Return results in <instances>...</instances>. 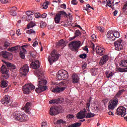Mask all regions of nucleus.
<instances>
[{
	"mask_svg": "<svg viewBox=\"0 0 127 127\" xmlns=\"http://www.w3.org/2000/svg\"><path fill=\"white\" fill-rule=\"evenodd\" d=\"M44 72L41 71L38 76V88H36V92L37 93H41L43 92L44 91H45V90H47V87L45 86L46 85V83H47V81L45 79H44Z\"/></svg>",
	"mask_w": 127,
	"mask_h": 127,
	"instance_id": "1",
	"label": "nucleus"
},
{
	"mask_svg": "<svg viewBox=\"0 0 127 127\" xmlns=\"http://www.w3.org/2000/svg\"><path fill=\"white\" fill-rule=\"evenodd\" d=\"M107 37L110 41H115V36L112 31H109L108 32Z\"/></svg>",
	"mask_w": 127,
	"mask_h": 127,
	"instance_id": "18",
	"label": "nucleus"
},
{
	"mask_svg": "<svg viewBox=\"0 0 127 127\" xmlns=\"http://www.w3.org/2000/svg\"><path fill=\"white\" fill-rule=\"evenodd\" d=\"M18 47H19V46L11 47L8 49V51H10V52H16L17 49H18Z\"/></svg>",
	"mask_w": 127,
	"mask_h": 127,
	"instance_id": "31",
	"label": "nucleus"
},
{
	"mask_svg": "<svg viewBox=\"0 0 127 127\" xmlns=\"http://www.w3.org/2000/svg\"><path fill=\"white\" fill-rule=\"evenodd\" d=\"M35 89V86L31 84H25L22 88V91L24 94H29L31 91L34 90Z\"/></svg>",
	"mask_w": 127,
	"mask_h": 127,
	"instance_id": "6",
	"label": "nucleus"
},
{
	"mask_svg": "<svg viewBox=\"0 0 127 127\" xmlns=\"http://www.w3.org/2000/svg\"><path fill=\"white\" fill-rule=\"evenodd\" d=\"M109 60V56L105 55H104L101 59L99 64L100 65H104V64H106L107 62Z\"/></svg>",
	"mask_w": 127,
	"mask_h": 127,
	"instance_id": "17",
	"label": "nucleus"
},
{
	"mask_svg": "<svg viewBox=\"0 0 127 127\" xmlns=\"http://www.w3.org/2000/svg\"><path fill=\"white\" fill-rule=\"evenodd\" d=\"M27 47V45H24L21 46L22 51L20 52V56L22 59L25 58V54H26V50L25 48Z\"/></svg>",
	"mask_w": 127,
	"mask_h": 127,
	"instance_id": "14",
	"label": "nucleus"
},
{
	"mask_svg": "<svg viewBox=\"0 0 127 127\" xmlns=\"http://www.w3.org/2000/svg\"><path fill=\"white\" fill-rule=\"evenodd\" d=\"M30 56H31L32 57H33L34 58V57H35V56L36 55V53L35 52H30Z\"/></svg>",
	"mask_w": 127,
	"mask_h": 127,
	"instance_id": "49",
	"label": "nucleus"
},
{
	"mask_svg": "<svg viewBox=\"0 0 127 127\" xmlns=\"http://www.w3.org/2000/svg\"><path fill=\"white\" fill-rule=\"evenodd\" d=\"M81 46V41H74L72 42L69 44V47L72 50H76Z\"/></svg>",
	"mask_w": 127,
	"mask_h": 127,
	"instance_id": "11",
	"label": "nucleus"
},
{
	"mask_svg": "<svg viewBox=\"0 0 127 127\" xmlns=\"http://www.w3.org/2000/svg\"><path fill=\"white\" fill-rule=\"evenodd\" d=\"M82 69L85 70V69H87V64H84L82 65Z\"/></svg>",
	"mask_w": 127,
	"mask_h": 127,
	"instance_id": "61",
	"label": "nucleus"
},
{
	"mask_svg": "<svg viewBox=\"0 0 127 127\" xmlns=\"http://www.w3.org/2000/svg\"><path fill=\"white\" fill-rule=\"evenodd\" d=\"M48 4H49V1H46L43 4V7L44 9H46L48 7Z\"/></svg>",
	"mask_w": 127,
	"mask_h": 127,
	"instance_id": "40",
	"label": "nucleus"
},
{
	"mask_svg": "<svg viewBox=\"0 0 127 127\" xmlns=\"http://www.w3.org/2000/svg\"><path fill=\"white\" fill-rule=\"evenodd\" d=\"M8 82L6 80H2L1 81V88H6V86H8Z\"/></svg>",
	"mask_w": 127,
	"mask_h": 127,
	"instance_id": "34",
	"label": "nucleus"
},
{
	"mask_svg": "<svg viewBox=\"0 0 127 127\" xmlns=\"http://www.w3.org/2000/svg\"><path fill=\"white\" fill-rule=\"evenodd\" d=\"M115 0H106L107 4L106 5V7H107L108 6H109V7H112V5L114 6L115 4H114Z\"/></svg>",
	"mask_w": 127,
	"mask_h": 127,
	"instance_id": "28",
	"label": "nucleus"
},
{
	"mask_svg": "<svg viewBox=\"0 0 127 127\" xmlns=\"http://www.w3.org/2000/svg\"><path fill=\"white\" fill-rule=\"evenodd\" d=\"M45 26V23L43 22H41L40 24V27L42 28H44V27Z\"/></svg>",
	"mask_w": 127,
	"mask_h": 127,
	"instance_id": "55",
	"label": "nucleus"
},
{
	"mask_svg": "<svg viewBox=\"0 0 127 127\" xmlns=\"http://www.w3.org/2000/svg\"><path fill=\"white\" fill-rule=\"evenodd\" d=\"M30 66L31 68H33V69H37V68H39V67H40L39 61H36L35 62H32Z\"/></svg>",
	"mask_w": 127,
	"mask_h": 127,
	"instance_id": "20",
	"label": "nucleus"
},
{
	"mask_svg": "<svg viewBox=\"0 0 127 127\" xmlns=\"http://www.w3.org/2000/svg\"><path fill=\"white\" fill-rule=\"evenodd\" d=\"M26 13L27 15V21H30V20H32V19H33V17H34V15H33V14H28V13H29V11H27Z\"/></svg>",
	"mask_w": 127,
	"mask_h": 127,
	"instance_id": "32",
	"label": "nucleus"
},
{
	"mask_svg": "<svg viewBox=\"0 0 127 127\" xmlns=\"http://www.w3.org/2000/svg\"><path fill=\"white\" fill-rule=\"evenodd\" d=\"M94 117H95L94 114H93L92 113H89L86 114L85 118L86 119H90L91 118H94Z\"/></svg>",
	"mask_w": 127,
	"mask_h": 127,
	"instance_id": "39",
	"label": "nucleus"
},
{
	"mask_svg": "<svg viewBox=\"0 0 127 127\" xmlns=\"http://www.w3.org/2000/svg\"><path fill=\"white\" fill-rule=\"evenodd\" d=\"M53 2H58L59 3H61L62 2V1H61V0H53Z\"/></svg>",
	"mask_w": 127,
	"mask_h": 127,
	"instance_id": "57",
	"label": "nucleus"
},
{
	"mask_svg": "<svg viewBox=\"0 0 127 127\" xmlns=\"http://www.w3.org/2000/svg\"><path fill=\"white\" fill-rule=\"evenodd\" d=\"M10 44L8 42H5L4 43L3 46L1 47V50H3L4 49H6L8 46H9Z\"/></svg>",
	"mask_w": 127,
	"mask_h": 127,
	"instance_id": "37",
	"label": "nucleus"
},
{
	"mask_svg": "<svg viewBox=\"0 0 127 127\" xmlns=\"http://www.w3.org/2000/svg\"><path fill=\"white\" fill-rule=\"evenodd\" d=\"M66 45V42L61 39L57 44V46H62L63 47H65Z\"/></svg>",
	"mask_w": 127,
	"mask_h": 127,
	"instance_id": "30",
	"label": "nucleus"
},
{
	"mask_svg": "<svg viewBox=\"0 0 127 127\" xmlns=\"http://www.w3.org/2000/svg\"><path fill=\"white\" fill-rule=\"evenodd\" d=\"M90 106H91V104L90 103H88L86 105V110H87V111L90 110Z\"/></svg>",
	"mask_w": 127,
	"mask_h": 127,
	"instance_id": "58",
	"label": "nucleus"
},
{
	"mask_svg": "<svg viewBox=\"0 0 127 127\" xmlns=\"http://www.w3.org/2000/svg\"><path fill=\"white\" fill-rule=\"evenodd\" d=\"M66 84L64 82H61L59 83V86H56L54 87V86H52L50 88V91H52L53 93H61V92H63L66 87L65 86Z\"/></svg>",
	"mask_w": 127,
	"mask_h": 127,
	"instance_id": "3",
	"label": "nucleus"
},
{
	"mask_svg": "<svg viewBox=\"0 0 127 127\" xmlns=\"http://www.w3.org/2000/svg\"><path fill=\"white\" fill-rule=\"evenodd\" d=\"M124 92V90H120L119 91H118V92L117 93V94L116 95L115 97L116 98H119L121 96V95L122 94H123V92Z\"/></svg>",
	"mask_w": 127,
	"mask_h": 127,
	"instance_id": "43",
	"label": "nucleus"
},
{
	"mask_svg": "<svg viewBox=\"0 0 127 127\" xmlns=\"http://www.w3.org/2000/svg\"><path fill=\"white\" fill-rule=\"evenodd\" d=\"M38 45V43L37 41H35L33 44V47H36Z\"/></svg>",
	"mask_w": 127,
	"mask_h": 127,
	"instance_id": "63",
	"label": "nucleus"
},
{
	"mask_svg": "<svg viewBox=\"0 0 127 127\" xmlns=\"http://www.w3.org/2000/svg\"><path fill=\"white\" fill-rule=\"evenodd\" d=\"M121 67H127V60L123 61L121 64Z\"/></svg>",
	"mask_w": 127,
	"mask_h": 127,
	"instance_id": "41",
	"label": "nucleus"
},
{
	"mask_svg": "<svg viewBox=\"0 0 127 127\" xmlns=\"http://www.w3.org/2000/svg\"><path fill=\"white\" fill-rule=\"evenodd\" d=\"M95 51L97 54L100 55V56H103L104 55L105 52H106V50L103 47H101L99 46H97L95 48Z\"/></svg>",
	"mask_w": 127,
	"mask_h": 127,
	"instance_id": "13",
	"label": "nucleus"
},
{
	"mask_svg": "<svg viewBox=\"0 0 127 127\" xmlns=\"http://www.w3.org/2000/svg\"><path fill=\"white\" fill-rule=\"evenodd\" d=\"M86 7L87 8L85 9V10H86V11H89V8L94 10V8H93V7L91 6L89 4H86Z\"/></svg>",
	"mask_w": 127,
	"mask_h": 127,
	"instance_id": "48",
	"label": "nucleus"
},
{
	"mask_svg": "<svg viewBox=\"0 0 127 127\" xmlns=\"http://www.w3.org/2000/svg\"><path fill=\"white\" fill-rule=\"evenodd\" d=\"M23 110L26 114H30V103L29 102L26 104V105L23 108Z\"/></svg>",
	"mask_w": 127,
	"mask_h": 127,
	"instance_id": "22",
	"label": "nucleus"
},
{
	"mask_svg": "<svg viewBox=\"0 0 127 127\" xmlns=\"http://www.w3.org/2000/svg\"><path fill=\"white\" fill-rule=\"evenodd\" d=\"M97 29H98V30L100 31V32H103L105 30V28L102 26L97 27Z\"/></svg>",
	"mask_w": 127,
	"mask_h": 127,
	"instance_id": "45",
	"label": "nucleus"
},
{
	"mask_svg": "<svg viewBox=\"0 0 127 127\" xmlns=\"http://www.w3.org/2000/svg\"><path fill=\"white\" fill-rule=\"evenodd\" d=\"M113 32L114 36L115 37V40H116V38H119L121 36L120 32H119L118 31H116Z\"/></svg>",
	"mask_w": 127,
	"mask_h": 127,
	"instance_id": "36",
	"label": "nucleus"
},
{
	"mask_svg": "<svg viewBox=\"0 0 127 127\" xmlns=\"http://www.w3.org/2000/svg\"><path fill=\"white\" fill-rule=\"evenodd\" d=\"M80 81V79L79 78V76L77 75V74H73L72 75V82L75 84L77 83H79Z\"/></svg>",
	"mask_w": 127,
	"mask_h": 127,
	"instance_id": "23",
	"label": "nucleus"
},
{
	"mask_svg": "<svg viewBox=\"0 0 127 127\" xmlns=\"http://www.w3.org/2000/svg\"><path fill=\"white\" fill-rule=\"evenodd\" d=\"M78 3V1L76 0H72L71 4H73V5H76Z\"/></svg>",
	"mask_w": 127,
	"mask_h": 127,
	"instance_id": "51",
	"label": "nucleus"
},
{
	"mask_svg": "<svg viewBox=\"0 0 127 127\" xmlns=\"http://www.w3.org/2000/svg\"><path fill=\"white\" fill-rule=\"evenodd\" d=\"M62 15H64V16H66L67 15V13L64 11H60L59 12V13H57L54 18L55 23H60V20H61Z\"/></svg>",
	"mask_w": 127,
	"mask_h": 127,
	"instance_id": "8",
	"label": "nucleus"
},
{
	"mask_svg": "<svg viewBox=\"0 0 127 127\" xmlns=\"http://www.w3.org/2000/svg\"><path fill=\"white\" fill-rule=\"evenodd\" d=\"M68 77H69L68 72L64 70H59L57 74V78L59 81H61V80H67Z\"/></svg>",
	"mask_w": 127,
	"mask_h": 127,
	"instance_id": "4",
	"label": "nucleus"
},
{
	"mask_svg": "<svg viewBox=\"0 0 127 127\" xmlns=\"http://www.w3.org/2000/svg\"><path fill=\"white\" fill-rule=\"evenodd\" d=\"M1 103L4 106H6L9 103V100L8 99V97L5 96H4L3 99L1 101Z\"/></svg>",
	"mask_w": 127,
	"mask_h": 127,
	"instance_id": "24",
	"label": "nucleus"
},
{
	"mask_svg": "<svg viewBox=\"0 0 127 127\" xmlns=\"http://www.w3.org/2000/svg\"><path fill=\"white\" fill-rule=\"evenodd\" d=\"M16 34L17 35V36H19L20 34H21V33H20V29L17 30L16 31Z\"/></svg>",
	"mask_w": 127,
	"mask_h": 127,
	"instance_id": "54",
	"label": "nucleus"
},
{
	"mask_svg": "<svg viewBox=\"0 0 127 127\" xmlns=\"http://www.w3.org/2000/svg\"><path fill=\"white\" fill-rule=\"evenodd\" d=\"M14 118L16 121L19 122H26L28 121L29 118L27 115H26L24 113L20 111H16L13 114Z\"/></svg>",
	"mask_w": 127,
	"mask_h": 127,
	"instance_id": "2",
	"label": "nucleus"
},
{
	"mask_svg": "<svg viewBox=\"0 0 127 127\" xmlns=\"http://www.w3.org/2000/svg\"><path fill=\"white\" fill-rule=\"evenodd\" d=\"M67 118H68V119H73V118H74V115L72 114H69L67 116Z\"/></svg>",
	"mask_w": 127,
	"mask_h": 127,
	"instance_id": "60",
	"label": "nucleus"
},
{
	"mask_svg": "<svg viewBox=\"0 0 127 127\" xmlns=\"http://www.w3.org/2000/svg\"><path fill=\"white\" fill-rule=\"evenodd\" d=\"M86 112H87V110L84 109V111L79 112L76 115V118L78 120H83V119L86 118Z\"/></svg>",
	"mask_w": 127,
	"mask_h": 127,
	"instance_id": "15",
	"label": "nucleus"
},
{
	"mask_svg": "<svg viewBox=\"0 0 127 127\" xmlns=\"http://www.w3.org/2000/svg\"><path fill=\"white\" fill-rule=\"evenodd\" d=\"M58 114H59V111H58V110H57L56 108L52 107L50 109V115L51 116H56V115H58Z\"/></svg>",
	"mask_w": 127,
	"mask_h": 127,
	"instance_id": "16",
	"label": "nucleus"
},
{
	"mask_svg": "<svg viewBox=\"0 0 127 127\" xmlns=\"http://www.w3.org/2000/svg\"><path fill=\"white\" fill-rule=\"evenodd\" d=\"M41 127H47V123L46 122H43Z\"/></svg>",
	"mask_w": 127,
	"mask_h": 127,
	"instance_id": "53",
	"label": "nucleus"
},
{
	"mask_svg": "<svg viewBox=\"0 0 127 127\" xmlns=\"http://www.w3.org/2000/svg\"><path fill=\"white\" fill-rule=\"evenodd\" d=\"M3 79H8L9 78V75L8 74V73H2V75Z\"/></svg>",
	"mask_w": 127,
	"mask_h": 127,
	"instance_id": "44",
	"label": "nucleus"
},
{
	"mask_svg": "<svg viewBox=\"0 0 127 127\" xmlns=\"http://www.w3.org/2000/svg\"><path fill=\"white\" fill-rule=\"evenodd\" d=\"M106 75L107 78H112L114 76V73L112 71H106Z\"/></svg>",
	"mask_w": 127,
	"mask_h": 127,
	"instance_id": "38",
	"label": "nucleus"
},
{
	"mask_svg": "<svg viewBox=\"0 0 127 127\" xmlns=\"http://www.w3.org/2000/svg\"><path fill=\"white\" fill-rule=\"evenodd\" d=\"M62 102H64V99L63 98L52 100L49 101V104H55V105L57 104H61Z\"/></svg>",
	"mask_w": 127,
	"mask_h": 127,
	"instance_id": "19",
	"label": "nucleus"
},
{
	"mask_svg": "<svg viewBox=\"0 0 127 127\" xmlns=\"http://www.w3.org/2000/svg\"><path fill=\"white\" fill-rule=\"evenodd\" d=\"M35 25H36V23H35V22H34V21L31 22L27 25V28L28 29H29V28L34 27V26H35Z\"/></svg>",
	"mask_w": 127,
	"mask_h": 127,
	"instance_id": "33",
	"label": "nucleus"
},
{
	"mask_svg": "<svg viewBox=\"0 0 127 127\" xmlns=\"http://www.w3.org/2000/svg\"><path fill=\"white\" fill-rule=\"evenodd\" d=\"M26 33L28 34H32V33L35 34V31L33 29H30L26 31Z\"/></svg>",
	"mask_w": 127,
	"mask_h": 127,
	"instance_id": "42",
	"label": "nucleus"
},
{
	"mask_svg": "<svg viewBox=\"0 0 127 127\" xmlns=\"http://www.w3.org/2000/svg\"><path fill=\"white\" fill-rule=\"evenodd\" d=\"M79 57L80 58H82V59H85V58H86V57H87V55L86 54H83L82 55H80L79 56Z\"/></svg>",
	"mask_w": 127,
	"mask_h": 127,
	"instance_id": "50",
	"label": "nucleus"
},
{
	"mask_svg": "<svg viewBox=\"0 0 127 127\" xmlns=\"http://www.w3.org/2000/svg\"><path fill=\"white\" fill-rule=\"evenodd\" d=\"M29 71V67L27 64L24 65L20 69V73L23 76H26Z\"/></svg>",
	"mask_w": 127,
	"mask_h": 127,
	"instance_id": "12",
	"label": "nucleus"
},
{
	"mask_svg": "<svg viewBox=\"0 0 127 127\" xmlns=\"http://www.w3.org/2000/svg\"><path fill=\"white\" fill-rule=\"evenodd\" d=\"M59 55H60L57 53L56 50L52 51L51 56H49L48 59L50 65H52V62H55L59 59Z\"/></svg>",
	"mask_w": 127,
	"mask_h": 127,
	"instance_id": "5",
	"label": "nucleus"
},
{
	"mask_svg": "<svg viewBox=\"0 0 127 127\" xmlns=\"http://www.w3.org/2000/svg\"><path fill=\"white\" fill-rule=\"evenodd\" d=\"M41 16L42 18H46V17H47V14L43 13V14H42Z\"/></svg>",
	"mask_w": 127,
	"mask_h": 127,
	"instance_id": "62",
	"label": "nucleus"
},
{
	"mask_svg": "<svg viewBox=\"0 0 127 127\" xmlns=\"http://www.w3.org/2000/svg\"><path fill=\"white\" fill-rule=\"evenodd\" d=\"M118 103H119L118 98L110 100L108 106L109 110H110V111H114L117 106H118Z\"/></svg>",
	"mask_w": 127,
	"mask_h": 127,
	"instance_id": "7",
	"label": "nucleus"
},
{
	"mask_svg": "<svg viewBox=\"0 0 127 127\" xmlns=\"http://www.w3.org/2000/svg\"><path fill=\"white\" fill-rule=\"evenodd\" d=\"M8 69L5 67V65H2L0 69V71L2 74H5L6 73H8Z\"/></svg>",
	"mask_w": 127,
	"mask_h": 127,
	"instance_id": "26",
	"label": "nucleus"
},
{
	"mask_svg": "<svg viewBox=\"0 0 127 127\" xmlns=\"http://www.w3.org/2000/svg\"><path fill=\"white\" fill-rule=\"evenodd\" d=\"M91 74L92 76H96L98 73L97 72V69H92L91 71Z\"/></svg>",
	"mask_w": 127,
	"mask_h": 127,
	"instance_id": "47",
	"label": "nucleus"
},
{
	"mask_svg": "<svg viewBox=\"0 0 127 127\" xmlns=\"http://www.w3.org/2000/svg\"><path fill=\"white\" fill-rule=\"evenodd\" d=\"M17 8L15 6H13L11 8V10H10V13L11 15H13V16H15L16 15V11Z\"/></svg>",
	"mask_w": 127,
	"mask_h": 127,
	"instance_id": "29",
	"label": "nucleus"
},
{
	"mask_svg": "<svg viewBox=\"0 0 127 127\" xmlns=\"http://www.w3.org/2000/svg\"><path fill=\"white\" fill-rule=\"evenodd\" d=\"M0 55L3 58H7L9 56V53L6 51H2L0 53Z\"/></svg>",
	"mask_w": 127,
	"mask_h": 127,
	"instance_id": "27",
	"label": "nucleus"
},
{
	"mask_svg": "<svg viewBox=\"0 0 127 127\" xmlns=\"http://www.w3.org/2000/svg\"><path fill=\"white\" fill-rule=\"evenodd\" d=\"M116 115L117 116H121V117H125L127 115V109L123 106L119 107L116 110Z\"/></svg>",
	"mask_w": 127,
	"mask_h": 127,
	"instance_id": "9",
	"label": "nucleus"
},
{
	"mask_svg": "<svg viewBox=\"0 0 127 127\" xmlns=\"http://www.w3.org/2000/svg\"><path fill=\"white\" fill-rule=\"evenodd\" d=\"M4 63H5V65H6L7 67H8V68H9V69H10V70H15V69L16 68V67L14 65V64H13L10 63L4 62Z\"/></svg>",
	"mask_w": 127,
	"mask_h": 127,
	"instance_id": "21",
	"label": "nucleus"
},
{
	"mask_svg": "<svg viewBox=\"0 0 127 127\" xmlns=\"http://www.w3.org/2000/svg\"><path fill=\"white\" fill-rule=\"evenodd\" d=\"M91 46L92 49L94 50V51H95V44L94 43H92L91 44Z\"/></svg>",
	"mask_w": 127,
	"mask_h": 127,
	"instance_id": "64",
	"label": "nucleus"
},
{
	"mask_svg": "<svg viewBox=\"0 0 127 127\" xmlns=\"http://www.w3.org/2000/svg\"><path fill=\"white\" fill-rule=\"evenodd\" d=\"M61 7L63 9H66V4L64 3L61 5Z\"/></svg>",
	"mask_w": 127,
	"mask_h": 127,
	"instance_id": "56",
	"label": "nucleus"
},
{
	"mask_svg": "<svg viewBox=\"0 0 127 127\" xmlns=\"http://www.w3.org/2000/svg\"><path fill=\"white\" fill-rule=\"evenodd\" d=\"M115 49L117 51H120L124 49V44L123 43V40H119L114 43Z\"/></svg>",
	"mask_w": 127,
	"mask_h": 127,
	"instance_id": "10",
	"label": "nucleus"
},
{
	"mask_svg": "<svg viewBox=\"0 0 127 127\" xmlns=\"http://www.w3.org/2000/svg\"><path fill=\"white\" fill-rule=\"evenodd\" d=\"M74 34H75V35L74 36V37L70 38V40H73L75 39V38H76V37H77L78 36H80V35H81L82 34V33H81L80 30H77L75 31Z\"/></svg>",
	"mask_w": 127,
	"mask_h": 127,
	"instance_id": "25",
	"label": "nucleus"
},
{
	"mask_svg": "<svg viewBox=\"0 0 127 127\" xmlns=\"http://www.w3.org/2000/svg\"><path fill=\"white\" fill-rule=\"evenodd\" d=\"M34 15V17H35L36 18H40V14L38 13V14H33Z\"/></svg>",
	"mask_w": 127,
	"mask_h": 127,
	"instance_id": "52",
	"label": "nucleus"
},
{
	"mask_svg": "<svg viewBox=\"0 0 127 127\" xmlns=\"http://www.w3.org/2000/svg\"><path fill=\"white\" fill-rule=\"evenodd\" d=\"M22 20H27V15H23L22 17Z\"/></svg>",
	"mask_w": 127,
	"mask_h": 127,
	"instance_id": "59",
	"label": "nucleus"
},
{
	"mask_svg": "<svg viewBox=\"0 0 127 127\" xmlns=\"http://www.w3.org/2000/svg\"><path fill=\"white\" fill-rule=\"evenodd\" d=\"M65 121H64L63 120H59L57 122V125H61V124H65Z\"/></svg>",
	"mask_w": 127,
	"mask_h": 127,
	"instance_id": "46",
	"label": "nucleus"
},
{
	"mask_svg": "<svg viewBox=\"0 0 127 127\" xmlns=\"http://www.w3.org/2000/svg\"><path fill=\"white\" fill-rule=\"evenodd\" d=\"M117 71L120 72L121 73H124V72H127V67L125 68H122L120 67H117L116 68Z\"/></svg>",
	"mask_w": 127,
	"mask_h": 127,
	"instance_id": "35",
	"label": "nucleus"
}]
</instances>
